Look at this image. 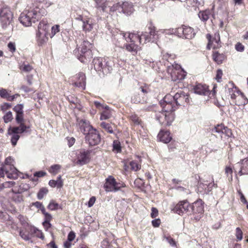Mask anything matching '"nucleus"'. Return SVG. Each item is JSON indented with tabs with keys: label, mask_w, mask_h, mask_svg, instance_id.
Masks as SVG:
<instances>
[{
	"label": "nucleus",
	"mask_w": 248,
	"mask_h": 248,
	"mask_svg": "<svg viewBox=\"0 0 248 248\" xmlns=\"http://www.w3.org/2000/svg\"><path fill=\"white\" fill-rule=\"evenodd\" d=\"M42 16L40 9L37 7H31L22 12L19 17V21L24 26L29 27L32 23H35Z\"/></svg>",
	"instance_id": "1"
},
{
	"label": "nucleus",
	"mask_w": 248,
	"mask_h": 248,
	"mask_svg": "<svg viewBox=\"0 0 248 248\" xmlns=\"http://www.w3.org/2000/svg\"><path fill=\"white\" fill-rule=\"evenodd\" d=\"M21 237L26 241L29 240L33 236H37L42 239L44 238L40 231L36 228L27 224L25 225L24 228L19 232Z\"/></svg>",
	"instance_id": "2"
},
{
	"label": "nucleus",
	"mask_w": 248,
	"mask_h": 248,
	"mask_svg": "<svg viewBox=\"0 0 248 248\" xmlns=\"http://www.w3.org/2000/svg\"><path fill=\"white\" fill-rule=\"evenodd\" d=\"M167 72L174 81L183 80L186 76V72L180 65L176 63L168 66Z\"/></svg>",
	"instance_id": "3"
},
{
	"label": "nucleus",
	"mask_w": 248,
	"mask_h": 248,
	"mask_svg": "<svg viewBox=\"0 0 248 248\" xmlns=\"http://www.w3.org/2000/svg\"><path fill=\"white\" fill-rule=\"evenodd\" d=\"M173 110H164L159 112L157 116L156 119L159 124L163 126H170L174 120V114L172 111Z\"/></svg>",
	"instance_id": "4"
},
{
	"label": "nucleus",
	"mask_w": 248,
	"mask_h": 248,
	"mask_svg": "<svg viewBox=\"0 0 248 248\" xmlns=\"http://www.w3.org/2000/svg\"><path fill=\"white\" fill-rule=\"evenodd\" d=\"M93 45L88 41H84L79 47V51L81 53L78 59L82 62H85L88 59L92 57V51L91 49Z\"/></svg>",
	"instance_id": "5"
},
{
	"label": "nucleus",
	"mask_w": 248,
	"mask_h": 248,
	"mask_svg": "<svg viewBox=\"0 0 248 248\" xmlns=\"http://www.w3.org/2000/svg\"><path fill=\"white\" fill-rule=\"evenodd\" d=\"M14 159L11 157H7L4 161L5 171L7 177L11 179H17L18 177L17 170L14 166Z\"/></svg>",
	"instance_id": "6"
},
{
	"label": "nucleus",
	"mask_w": 248,
	"mask_h": 248,
	"mask_svg": "<svg viewBox=\"0 0 248 248\" xmlns=\"http://www.w3.org/2000/svg\"><path fill=\"white\" fill-rule=\"evenodd\" d=\"M13 20V14L8 7H3L0 10V22L3 28L9 25Z\"/></svg>",
	"instance_id": "7"
},
{
	"label": "nucleus",
	"mask_w": 248,
	"mask_h": 248,
	"mask_svg": "<svg viewBox=\"0 0 248 248\" xmlns=\"http://www.w3.org/2000/svg\"><path fill=\"white\" fill-rule=\"evenodd\" d=\"M174 105L185 106L189 103L190 98L189 95L182 91H179L173 95Z\"/></svg>",
	"instance_id": "8"
},
{
	"label": "nucleus",
	"mask_w": 248,
	"mask_h": 248,
	"mask_svg": "<svg viewBox=\"0 0 248 248\" xmlns=\"http://www.w3.org/2000/svg\"><path fill=\"white\" fill-rule=\"evenodd\" d=\"M104 186L106 191L111 192L117 191L124 186L123 184L117 183L114 177L109 176L106 179Z\"/></svg>",
	"instance_id": "9"
},
{
	"label": "nucleus",
	"mask_w": 248,
	"mask_h": 248,
	"mask_svg": "<svg viewBox=\"0 0 248 248\" xmlns=\"http://www.w3.org/2000/svg\"><path fill=\"white\" fill-rule=\"evenodd\" d=\"M159 104L164 110H175L176 109L172 94H167L160 100Z\"/></svg>",
	"instance_id": "10"
},
{
	"label": "nucleus",
	"mask_w": 248,
	"mask_h": 248,
	"mask_svg": "<svg viewBox=\"0 0 248 248\" xmlns=\"http://www.w3.org/2000/svg\"><path fill=\"white\" fill-rule=\"evenodd\" d=\"M120 36L123 38V39H125L127 42L129 41L131 43H136L137 41H138L140 43V44H141L142 38H144L145 39V41L144 43H145V42L148 40L145 35H140L139 34H136L133 33L122 32L120 33Z\"/></svg>",
	"instance_id": "11"
},
{
	"label": "nucleus",
	"mask_w": 248,
	"mask_h": 248,
	"mask_svg": "<svg viewBox=\"0 0 248 248\" xmlns=\"http://www.w3.org/2000/svg\"><path fill=\"white\" fill-rule=\"evenodd\" d=\"M22 131L21 128L18 127L10 126L8 129L7 134L11 136V142L13 146L16 145L17 142L19 139L20 136L18 134L25 132Z\"/></svg>",
	"instance_id": "12"
},
{
	"label": "nucleus",
	"mask_w": 248,
	"mask_h": 248,
	"mask_svg": "<svg viewBox=\"0 0 248 248\" xmlns=\"http://www.w3.org/2000/svg\"><path fill=\"white\" fill-rule=\"evenodd\" d=\"M75 19L82 22V30L85 32L91 31L93 28L94 25L90 18L85 17L82 15H78L75 17Z\"/></svg>",
	"instance_id": "13"
},
{
	"label": "nucleus",
	"mask_w": 248,
	"mask_h": 248,
	"mask_svg": "<svg viewBox=\"0 0 248 248\" xmlns=\"http://www.w3.org/2000/svg\"><path fill=\"white\" fill-rule=\"evenodd\" d=\"M191 205L186 200L180 202L174 207L173 211L181 215L184 213L190 212Z\"/></svg>",
	"instance_id": "14"
},
{
	"label": "nucleus",
	"mask_w": 248,
	"mask_h": 248,
	"mask_svg": "<svg viewBox=\"0 0 248 248\" xmlns=\"http://www.w3.org/2000/svg\"><path fill=\"white\" fill-rule=\"evenodd\" d=\"M212 132L213 133H217L221 134L220 137L222 140L225 139L226 137L230 138L232 136L231 130L222 124H217L216 126L213 129Z\"/></svg>",
	"instance_id": "15"
},
{
	"label": "nucleus",
	"mask_w": 248,
	"mask_h": 248,
	"mask_svg": "<svg viewBox=\"0 0 248 248\" xmlns=\"http://www.w3.org/2000/svg\"><path fill=\"white\" fill-rule=\"evenodd\" d=\"M86 140L91 146L97 145L100 142V137L98 132L94 129L86 135Z\"/></svg>",
	"instance_id": "16"
},
{
	"label": "nucleus",
	"mask_w": 248,
	"mask_h": 248,
	"mask_svg": "<svg viewBox=\"0 0 248 248\" xmlns=\"http://www.w3.org/2000/svg\"><path fill=\"white\" fill-rule=\"evenodd\" d=\"M234 169L235 171L238 170L240 175L248 174V158L242 159L236 163Z\"/></svg>",
	"instance_id": "17"
},
{
	"label": "nucleus",
	"mask_w": 248,
	"mask_h": 248,
	"mask_svg": "<svg viewBox=\"0 0 248 248\" xmlns=\"http://www.w3.org/2000/svg\"><path fill=\"white\" fill-rule=\"evenodd\" d=\"M203 208L202 201L201 200H198L191 205L190 212L191 211L194 214H200V216L196 218L197 220H199L201 215L204 212Z\"/></svg>",
	"instance_id": "18"
},
{
	"label": "nucleus",
	"mask_w": 248,
	"mask_h": 248,
	"mask_svg": "<svg viewBox=\"0 0 248 248\" xmlns=\"http://www.w3.org/2000/svg\"><path fill=\"white\" fill-rule=\"evenodd\" d=\"M90 159V152L88 151L81 150L78 155L77 163L83 165L88 163Z\"/></svg>",
	"instance_id": "19"
},
{
	"label": "nucleus",
	"mask_w": 248,
	"mask_h": 248,
	"mask_svg": "<svg viewBox=\"0 0 248 248\" xmlns=\"http://www.w3.org/2000/svg\"><path fill=\"white\" fill-rule=\"evenodd\" d=\"M78 122L80 131L85 135L88 134L90 131L94 129L88 121L81 119L78 120Z\"/></svg>",
	"instance_id": "20"
},
{
	"label": "nucleus",
	"mask_w": 248,
	"mask_h": 248,
	"mask_svg": "<svg viewBox=\"0 0 248 248\" xmlns=\"http://www.w3.org/2000/svg\"><path fill=\"white\" fill-rule=\"evenodd\" d=\"M206 38L208 40V44L207 46L208 49H210L211 48H215L218 46V43L220 40L218 33L215 34V37L213 39L210 34H207Z\"/></svg>",
	"instance_id": "21"
},
{
	"label": "nucleus",
	"mask_w": 248,
	"mask_h": 248,
	"mask_svg": "<svg viewBox=\"0 0 248 248\" xmlns=\"http://www.w3.org/2000/svg\"><path fill=\"white\" fill-rule=\"evenodd\" d=\"M232 101L237 106L245 105L248 103V99L240 91L236 94Z\"/></svg>",
	"instance_id": "22"
},
{
	"label": "nucleus",
	"mask_w": 248,
	"mask_h": 248,
	"mask_svg": "<svg viewBox=\"0 0 248 248\" xmlns=\"http://www.w3.org/2000/svg\"><path fill=\"white\" fill-rule=\"evenodd\" d=\"M157 138L159 141L165 143H169L172 139L170 132L169 131L162 130L157 135Z\"/></svg>",
	"instance_id": "23"
},
{
	"label": "nucleus",
	"mask_w": 248,
	"mask_h": 248,
	"mask_svg": "<svg viewBox=\"0 0 248 248\" xmlns=\"http://www.w3.org/2000/svg\"><path fill=\"white\" fill-rule=\"evenodd\" d=\"M16 121L17 124H19L18 127L21 128L22 131H26L27 129L30 128L29 125H26L25 124V120L24 119V113H17L16 115Z\"/></svg>",
	"instance_id": "24"
},
{
	"label": "nucleus",
	"mask_w": 248,
	"mask_h": 248,
	"mask_svg": "<svg viewBox=\"0 0 248 248\" xmlns=\"http://www.w3.org/2000/svg\"><path fill=\"white\" fill-rule=\"evenodd\" d=\"M195 93L200 94L206 95L209 93L208 87L206 85L198 84L194 88Z\"/></svg>",
	"instance_id": "25"
},
{
	"label": "nucleus",
	"mask_w": 248,
	"mask_h": 248,
	"mask_svg": "<svg viewBox=\"0 0 248 248\" xmlns=\"http://www.w3.org/2000/svg\"><path fill=\"white\" fill-rule=\"evenodd\" d=\"M180 30L182 31L184 37L186 39H191L195 34L194 30L190 27L184 26Z\"/></svg>",
	"instance_id": "26"
},
{
	"label": "nucleus",
	"mask_w": 248,
	"mask_h": 248,
	"mask_svg": "<svg viewBox=\"0 0 248 248\" xmlns=\"http://www.w3.org/2000/svg\"><path fill=\"white\" fill-rule=\"evenodd\" d=\"M105 60L101 58H95L93 60L94 68L96 71H102L104 69V62Z\"/></svg>",
	"instance_id": "27"
},
{
	"label": "nucleus",
	"mask_w": 248,
	"mask_h": 248,
	"mask_svg": "<svg viewBox=\"0 0 248 248\" xmlns=\"http://www.w3.org/2000/svg\"><path fill=\"white\" fill-rule=\"evenodd\" d=\"M133 6L131 3L127 1L123 2L122 12L124 14L130 15L133 12Z\"/></svg>",
	"instance_id": "28"
},
{
	"label": "nucleus",
	"mask_w": 248,
	"mask_h": 248,
	"mask_svg": "<svg viewBox=\"0 0 248 248\" xmlns=\"http://www.w3.org/2000/svg\"><path fill=\"white\" fill-rule=\"evenodd\" d=\"M140 95H141V94L139 93L135 94L131 98V102L136 104H144L148 102L146 97L143 96L141 98L140 96Z\"/></svg>",
	"instance_id": "29"
},
{
	"label": "nucleus",
	"mask_w": 248,
	"mask_h": 248,
	"mask_svg": "<svg viewBox=\"0 0 248 248\" xmlns=\"http://www.w3.org/2000/svg\"><path fill=\"white\" fill-rule=\"evenodd\" d=\"M30 188V186L27 184H21L18 187L15 186L12 189L13 193H23L27 191Z\"/></svg>",
	"instance_id": "30"
},
{
	"label": "nucleus",
	"mask_w": 248,
	"mask_h": 248,
	"mask_svg": "<svg viewBox=\"0 0 248 248\" xmlns=\"http://www.w3.org/2000/svg\"><path fill=\"white\" fill-rule=\"evenodd\" d=\"M0 219L3 221H6L7 225H11V228H14L15 227L16 228V226L13 224V221L11 219L10 217L6 213L1 212V215L0 216Z\"/></svg>",
	"instance_id": "31"
},
{
	"label": "nucleus",
	"mask_w": 248,
	"mask_h": 248,
	"mask_svg": "<svg viewBox=\"0 0 248 248\" xmlns=\"http://www.w3.org/2000/svg\"><path fill=\"white\" fill-rule=\"evenodd\" d=\"M49 185L52 187H54L55 186L57 187V188H61L63 186V182L62 179V177L61 175H59L57 180H51L49 181Z\"/></svg>",
	"instance_id": "32"
},
{
	"label": "nucleus",
	"mask_w": 248,
	"mask_h": 248,
	"mask_svg": "<svg viewBox=\"0 0 248 248\" xmlns=\"http://www.w3.org/2000/svg\"><path fill=\"white\" fill-rule=\"evenodd\" d=\"M49 25L45 20L41 21L38 26V32L47 33Z\"/></svg>",
	"instance_id": "33"
},
{
	"label": "nucleus",
	"mask_w": 248,
	"mask_h": 248,
	"mask_svg": "<svg viewBox=\"0 0 248 248\" xmlns=\"http://www.w3.org/2000/svg\"><path fill=\"white\" fill-rule=\"evenodd\" d=\"M239 91H240L237 90L235 87H234L233 84L231 83L228 85V92L229 95L230 96L232 100L236 95V94L237 93H239Z\"/></svg>",
	"instance_id": "34"
},
{
	"label": "nucleus",
	"mask_w": 248,
	"mask_h": 248,
	"mask_svg": "<svg viewBox=\"0 0 248 248\" xmlns=\"http://www.w3.org/2000/svg\"><path fill=\"white\" fill-rule=\"evenodd\" d=\"M37 41L40 45L46 43L48 40L47 33L38 32L36 34Z\"/></svg>",
	"instance_id": "35"
},
{
	"label": "nucleus",
	"mask_w": 248,
	"mask_h": 248,
	"mask_svg": "<svg viewBox=\"0 0 248 248\" xmlns=\"http://www.w3.org/2000/svg\"><path fill=\"white\" fill-rule=\"evenodd\" d=\"M78 77L79 78V82L75 83L76 86L78 87H81L83 89L85 88V75L83 73H80L78 74Z\"/></svg>",
	"instance_id": "36"
},
{
	"label": "nucleus",
	"mask_w": 248,
	"mask_h": 248,
	"mask_svg": "<svg viewBox=\"0 0 248 248\" xmlns=\"http://www.w3.org/2000/svg\"><path fill=\"white\" fill-rule=\"evenodd\" d=\"M125 49L133 54H136L138 49L139 46L135 44L134 43L132 42L130 44H127L125 45Z\"/></svg>",
	"instance_id": "37"
},
{
	"label": "nucleus",
	"mask_w": 248,
	"mask_h": 248,
	"mask_svg": "<svg viewBox=\"0 0 248 248\" xmlns=\"http://www.w3.org/2000/svg\"><path fill=\"white\" fill-rule=\"evenodd\" d=\"M224 58V55L219 53L218 52H215L213 54V60L218 64L221 63Z\"/></svg>",
	"instance_id": "38"
},
{
	"label": "nucleus",
	"mask_w": 248,
	"mask_h": 248,
	"mask_svg": "<svg viewBox=\"0 0 248 248\" xmlns=\"http://www.w3.org/2000/svg\"><path fill=\"white\" fill-rule=\"evenodd\" d=\"M210 15V12L209 10H205L201 11L199 13V18L203 21H207Z\"/></svg>",
	"instance_id": "39"
},
{
	"label": "nucleus",
	"mask_w": 248,
	"mask_h": 248,
	"mask_svg": "<svg viewBox=\"0 0 248 248\" xmlns=\"http://www.w3.org/2000/svg\"><path fill=\"white\" fill-rule=\"evenodd\" d=\"M176 58V56L173 54H169L167 52L162 53V58L164 60L170 62L171 63V62L173 61Z\"/></svg>",
	"instance_id": "40"
},
{
	"label": "nucleus",
	"mask_w": 248,
	"mask_h": 248,
	"mask_svg": "<svg viewBox=\"0 0 248 248\" xmlns=\"http://www.w3.org/2000/svg\"><path fill=\"white\" fill-rule=\"evenodd\" d=\"M96 3L97 7L101 8L104 11L108 6V2L106 0H97Z\"/></svg>",
	"instance_id": "41"
},
{
	"label": "nucleus",
	"mask_w": 248,
	"mask_h": 248,
	"mask_svg": "<svg viewBox=\"0 0 248 248\" xmlns=\"http://www.w3.org/2000/svg\"><path fill=\"white\" fill-rule=\"evenodd\" d=\"M129 164L131 167V170H132L136 171L140 169V165L138 161H132Z\"/></svg>",
	"instance_id": "42"
},
{
	"label": "nucleus",
	"mask_w": 248,
	"mask_h": 248,
	"mask_svg": "<svg viewBox=\"0 0 248 248\" xmlns=\"http://www.w3.org/2000/svg\"><path fill=\"white\" fill-rule=\"evenodd\" d=\"M104 63V69L103 70V73L104 74L110 73L112 69L111 62L108 61H105Z\"/></svg>",
	"instance_id": "43"
},
{
	"label": "nucleus",
	"mask_w": 248,
	"mask_h": 248,
	"mask_svg": "<svg viewBox=\"0 0 248 248\" xmlns=\"http://www.w3.org/2000/svg\"><path fill=\"white\" fill-rule=\"evenodd\" d=\"M61 169V166L60 165L56 164L51 166L49 169V171L53 175H56L60 172Z\"/></svg>",
	"instance_id": "44"
},
{
	"label": "nucleus",
	"mask_w": 248,
	"mask_h": 248,
	"mask_svg": "<svg viewBox=\"0 0 248 248\" xmlns=\"http://www.w3.org/2000/svg\"><path fill=\"white\" fill-rule=\"evenodd\" d=\"M123 6V2H118L114 4L110 8V11L112 12L118 11L119 12H121L122 11V7Z\"/></svg>",
	"instance_id": "45"
},
{
	"label": "nucleus",
	"mask_w": 248,
	"mask_h": 248,
	"mask_svg": "<svg viewBox=\"0 0 248 248\" xmlns=\"http://www.w3.org/2000/svg\"><path fill=\"white\" fill-rule=\"evenodd\" d=\"M20 69L24 72L28 73L33 69V67L29 64L23 63L20 66Z\"/></svg>",
	"instance_id": "46"
},
{
	"label": "nucleus",
	"mask_w": 248,
	"mask_h": 248,
	"mask_svg": "<svg viewBox=\"0 0 248 248\" xmlns=\"http://www.w3.org/2000/svg\"><path fill=\"white\" fill-rule=\"evenodd\" d=\"M48 192V189L46 188L43 187L41 188L37 194V198L39 200L42 199Z\"/></svg>",
	"instance_id": "47"
},
{
	"label": "nucleus",
	"mask_w": 248,
	"mask_h": 248,
	"mask_svg": "<svg viewBox=\"0 0 248 248\" xmlns=\"http://www.w3.org/2000/svg\"><path fill=\"white\" fill-rule=\"evenodd\" d=\"M101 126L105 129L107 132L109 133H113V129L111 125L109 124H107L105 122H102L100 124Z\"/></svg>",
	"instance_id": "48"
},
{
	"label": "nucleus",
	"mask_w": 248,
	"mask_h": 248,
	"mask_svg": "<svg viewBox=\"0 0 248 248\" xmlns=\"http://www.w3.org/2000/svg\"><path fill=\"white\" fill-rule=\"evenodd\" d=\"M111 116V112L109 110H105L103 111L101 115L100 120H107L110 118Z\"/></svg>",
	"instance_id": "49"
},
{
	"label": "nucleus",
	"mask_w": 248,
	"mask_h": 248,
	"mask_svg": "<svg viewBox=\"0 0 248 248\" xmlns=\"http://www.w3.org/2000/svg\"><path fill=\"white\" fill-rule=\"evenodd\" d=\"M13 119L12 113L11 111H8L3 116V120L5 123H8L11 122Z\"/></svg>",
	"instance_id": "50"
},
{
	"label": "nucleus",
	"mask_w": 248,
	"mask_h": 248,
	"mask_svg": "<svg viewBox=\"0 0 248 248\" xmlns=\"http://www.w3.org/2000/svg\"><path fill=\"white\" fill-rule=\"evenodd\" d=\"M235 236L237 239V241H241L243 238V232L240 228H236L235 230Z\"/></svg>",
	"instance_id": "51"
},
{
	"label": "nucleus",
	"mask_w": 248,
	"mask_h": 248,
	"mask_svg": "<svg viewBox=\"0 0 248 248\" xmlns=\"http://www.w3.org/2000/svg\"><path fill=\"white\" fill-rule=\"evenodd\" d=\"M23 107L24 106L23 104H18L15 106V107L13 108V110L16 114L24 113Z\"/></svg>",
	"instance_id": "52"
},
{
	"label": "nucleus",
	"mask_w": 248,
	"mask_h": 248,
	"mask_svg": "<svg viewBox=\"0 0 248 248\" xmlns=\"http://www.w3.org/2000/svg\"><path fill=\"white\" fill-rule=\"evenodd\" d=\"M60 31V26L55 25L51 28V32L50 34V37H53L57 33Z\"/></svg>",
	"instance_id": "53"
},
{
	"label": "nucleus",
	"mask_w": 248,
	"mask_h": 248,
	"mask_svg": "<svg viewBox=\"0 0 248 248\" xmlns=\"http://www.w3.org/2000/svg\"><path fill=\"white\" fill-rule=\"evenodd\" d=\"M113 150L116 151V152L119 153L121 151L120 143L118 140H114L113 143Z\"/></svg>",
	"instance_id": "54"
},
{
	"label": "nucleus",
	"mask_w": 248,
	"mask_h": 248,
	"mask_svg": "<svg viewBox=\"0 0 248 248\" xmlns=\"http://www.w3.org/2000/svg\"><path fill=\"white\" fill-rule=\"evenodd\" d=\"M12 197L13 200L16 202H20L23 200L22 196L19 195L20 193H14Z\"/></svg>",
	"instance_id": "55"
},
{
	"label": "nucleus",
	"mask_w": 248,
	"mask_h": 248,
	"mask_svg": "<svg viewBox=\"0 0 248 248\" xmlns=\"http://www.w3.org/2000/svg\"><path fill=\"white\" fill-rule=\"evenodd\" d=\"M47 207L51 210H55L58 208L59 204L54 201H51L49 203Z\"/></svg>",
	"instance_id": "56"
},
{
	"label": "nucleus",
	"mask_w": 248,
	"mask_h": 248,
	"mask_svg": "<svg viewBox=\"0 0 248 248\" xmlns=\"http://www.w3.org/2000/svg\"><path fill=\"white\" fill-rule=\"evenodd\" d=\"M10 94L6 89H0V96L3 98L8 99Z\"/></svg>",
	"instance_id": "57"
},
{
	"label": "nucleus",
	"mask_w": 248,
	"mask_h": 248,
	"mask_svg": "<svg viewBox=\"0 0 248 248\" xmlns=\"http://www.w3.org/2000/svg\"><path fill=\"white\" fill-rule=\"evenodd\" d=\"M165 238L172 247H176V243L174 240L170 236L165 237Z\"/></svg>",
	"instance_id": "58"
},
{
	"label": "nucleus",
	"mask_w": 248,
	"mask_h": 248,
	"mask_svg": "<svg viewBox=\"0 0 248 248\" xmlns=\"http://www.w3.org/2000/svg\"><path fill=\"white\" fill-rule=\"evenodd\" d=\"M15 184V182L13 181H8L3 183V186L4 189L7 188H10L12 187Z\"/></svg>",
	"instance_id": "59"
},
{
	"label": "nucleus",
	"mask_w": 248,
	"mask_h": 248,
	"mask_svg": "<svg viewBox=\"0 0 248 248\" xmlns=\"http://www.w3.org/2000/svg\"><path fill=\"white\" fill-rule=\"evenodd\" d=\"M8 47L10 51L12 53L16 51V45L14 43L10 42L8 44Z\"/></svg>",
	"instance_id": "60"
},
{
	"label": "nucleus",
	"mask_w": 248,
	"mask_h": 248,
	"mask_svg": "<svg viewBox=\"0 0 248 248\" xmlns=\"http://www.w3.org/2000/svg\"><path fill=\"white\" fill-rule=\"evenodd\" d=\"M130 119L136 124H139L140 121L139 117L135 114H132L130 116Z\"/></svg>",
	"instance_id": "61"
},
{
	"label": "nucleus",
	"mask_w": 248,
	"mask_h": 248,
	"mask_svg": "<svg viewBox=\"0 0 248 248\" xmlns=\"http://www.w3.org/2000/svg\"><path fill=\"white\" fill-rule=\"evenodd\" d=\"M222 71L220 69H218L217 71L216 79L218 82H220L222 78Z\"/></svg>",
	"instance_id": "62"
},
{
	"label": "nucleus",
	"mask_w": 248,
	"mask_h": 248,
	"mask_svg": "<svg viewBox=\"0 0 248 248\" xmlns=\"http://www.w3.org/2000/svg\"><path fill=\"white\" fill-rule=\"evenodd\" d=\"M235 49L240 52H242L244 49V46L240 43H237L235 46Z\"/></svg>",
	"instance_id": "63"
},
{
	"label": "nucleus",
	"mask_w": 248,
	"mask_h": 248,
	"mask_svg": "<svg viewBox=\"0 0 248 248\" xmlns=\"http://www.w3.org/2000/svg\"><path fill=\"white\" fill-rule=\"evenodd\" d=\"M95 200H96V199H95V197H93V196L90 199V200L88 202V204H87L88 206L89 207H92L94 204V203L95 202Z\"/></svg>",
	"instance_id": "64"
}]
</instances>
